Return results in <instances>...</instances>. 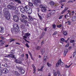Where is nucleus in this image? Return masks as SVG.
Here are the masks:
<instances>
[{"label":"nucleus","mask_w":76,"mask_h":76,"mask_svg":"<svg viewBox=\"0 0 76 76\" xmlns=\"http://www.w3.org/2000/svg\"><path fill=\"white\" fill-rule=\"evenodd\" d=\"M21 17H22V18H23V19H24L22 18L20 19V21H21V22H23V23H24L25 25H27V26H28V22L27 20H25L27 19V16L25 15H23V14H21Z\"/></svg>","instance_id":"1"},{"label":"nucleus","mask_w":76,"mask_h":76,"mask_svg":"<svg viewBox=\"0 0 76 76\" xmlns=\"http://www.w3.org/2000/svg\"><path fill=\"white\" fill-rule=\"evenodd\" d=\"M13 6H14V3L11 2L9 4V5H7V7L8 9H9L12 10H16V7Z\"/></svg>","instance_id":"2"},{"label":"nucleus","mask_w":76,"mask_h":76,"mask_svg":"<svg viewBox=\"0 0 76 76\" xmlns=\"http://www.w3.org/2000/svg\"><path fill=\"white\" fill-rule=\"evenodd\" d=\"M14 53H15V50H11V53L12 54H10L8 55L7 56V57H10L12 58H14L15 59H16V58H15V55H13L14 54Z\"/></svg>","instance_id":"3"},{"label":"nucleus","mask_w":76,"mask_h":76,"mask_svg":"<svg viewBox=\"0 0 76 76\" xmlns=\"http://www.w3.org/2000/svg\"><path fill=\"white\" fill-rule=\"evenodd\" d=\"M13 27L15 31H16V32H18V31H20L19 25L18 24L16 23L14 24L13 25Z\"/></svg>","instance_id":"4"},{"label":"nucleus","mask_w":76,"mask_h":76,"mask_svg":"<svg viewBox=\"0 0 76 76\" xmlns=\"http://www.w3.org/2000/svg\"><path fill=\"white\" fill-rule=\"evenodd\" d=\"M4 15V16L5 18L6 19H7V20H9V19H10V13Z\"/></svg>","instance_id":"5"},{"label":"nucleus","mask_w":76,"mask_h":76,"mask_svg":"<svg viewBox=\"0 0 76 76\" xmlns=\"http://www.w3.org/2000/svg\"><path fill=\"white\" fill-rule=\"evenodd\" d=\"M13 19L14 20L15 22H18V20H19V17L16 15H15L13 16Z\"/></svg>","instance_id":"6"},{"label":"nucleus","mask_w":76,"mask_h":76,"mask_svg":"<svg viewBox=\"0 0 76 76\" xmlns=\"http://www.w3.org/2000/svg\"><path fill=\"white\" fill-rule=\"evenodd\" d=\"M3 13H4V15L5 14H7L8 13H9V9L7 8H4L3 10Z\"/></svg>","instance_id":"7"},{"label":"nucleus","mask_w":76,"mask_h":76,"mask_svg":"<svg viewBox=\"0 0 76 76\" xmlns=\"http://www.w3.org/2000/svg\"><path fill=\"white\" fill-rule=\"evenodd\" d=\"M15 63H16L21 64H22V60L20 58H18V59H16L15 60Z\"/></svg>","instance_id":"8"},{"label":"nucleus","mask_w":76,"mask_h":76,"mask_svg":"<svg viewBox=\"0 0 76 76\" xmlns=\"http://www.w3.org/2000/svg\"><path fill=\"white\" fill-rule=\"evenodd\" d=\"M28 14H31L32 12V10L31 8H30L28 10H26V12Z\"/></svg>","instance_id":"9"},{"label":"nucleus","mask_w":76,"mask_h":76,"mask_svg":"<svg viewBox=\"0 0 76 76\" xmlns=\"http://www.w3.org/2000/svg\"><path fill=\"white\" fill-rule=\"evenodd\" d=\"M48 12H50V13L52 15H53L56 13V11L54 10H48Z\"/></svg>","instance_id":"10"},{"label":"nucleus","mask_w":76,"mask_h":76,"mask_svg":"<svg viewBox=\"0 0 76 76\" xmlns=\"http://www.w3.org/2000/svg\"><path fill=\"white\" fill-rule=\"evenodd\" d=\"M2 71L3 73L5 74H6L8 73V69L6 68H4L2 69Z\"/></svg>","instance_id":"11"},{"label":"nucleus","mask_w":76,"mask_h":76,"mask_svg":"<svg viewBox=\"0 0 76 76\" xmlns=\"http://www.w3.org/2000/svg\"><path fill=\"white\" fill-rule=\"evenodd\" d=\"M68 10V8L67 7H65V9L63 10H62L61 12V14H64V13L66 12V11H67Z\"/></svg>","instance_id":"12"},{"label":"nucleus","mask_w":76,"mask_h":76,"mask_svg":"<svg viewBox=\"0 0 76 76\" xmlns=\"http://www.w3.org/2000/svg\"><path fill=\"white\" fill-rule=\"evenodd\" d=\"M61 59H60L56 64V66L57 67H58V66H60V63H61Z\"/></svg>","instance_id":"13"},{"label":"nucleus","mask_w":76,"mask_h":76,"mask_svg":"<svg viewBox=\"0 0 76 76\" xmlns=\"http://www.w3.org/2000/svg\"><path fill=\"white\" fill-rule=\"evenodd\" d=\"M32 2L35 6H37V5L38 4L37 0H32Z\"/></svg>","instance_id":"14"},{"label":"nucleus","mask_w":76,"mask_h":76,"mask_svg":"<svg viewBox=\"0 0 76 76\" xmlns=\"http://www.w3.org/2000/svg\"><path fill=\"white\" fill-rule=\"evenodd\" d=\"M32 67L34 69H33V73H35L36 72V67L34 66V64H32Z\"/></svg>","instance_id":"15"},{"label":"nucleus","mask_w":76,"mask_h":76,"mask_svg":"<svg viewBox=\"0 0 76 76\" xmlns=\"http://www.w3.org/2000/svg\"><path fill=\"white\" fill-rule=\"evenodd\" d=\"M4 30L3 27H0V33H4Z\"/></svg>","instance_id":"16"},{"label":"nucleus","mask_w":76,"mask_h":76,"mask_svg":"<svg viewBox=\"0 0 76 76\" xmlns=\"http://www.w3.org/2000/svg\"><path fill=\"white\" fill-rule=\"evenodd\" d=\"M40 51L42 53V55H43L45 53V48L41 50Z\"/></svg>","instance_id":"17"},{"label":"nucleus","mask_w":76,"mask_h":76,"mask_svg":"<svg viewBox=\"0 0 76 76\" xmlns=\"http://www.w3.org/2000/svg\"><path fill=\"white\" fill-rule=\"evenodd\" d=\"M45 55V56L43 57V60L44 61H46L47 60V55L46 54Z\"/></svg>","instance_id":"18"},{"label":"nucleus","mask_w":76,"mask_h":76,"mask_svg":"<svg viewBox=\"0 0 76 76\" xmlns=\"http://www.w3.org/2000/svg\"><path fill=\"white\" fill-rule=\"evenodd\" d=\"M30 8V7H29L28 6H25L24 8L25 10V12H26V10H28Z\"/></svg>","instance_id":"19"},{"label":"nucleus","mask_w":76,"mask_h":76,"mask_svg":"<svg viewBox=\"0 0 76 76\" xmlns=\"http://www.w3.org/2000/svg\"><path fill=\"white\" fill-rule=\"evenodd\" d=\"M49 4L51 6H54L55 4V3L53 1H50L49 2Z\"/></svg>","instance_id":"20"},{"label":"nucleus","mask_w":76,"mask_h":76,"mask_svg":"<svg viewBox=\"0 0 76 76\" xmlns=\"http://www.w3.org/2000/svg\"><path fill=\"white\" fill-rule=\"evenodd\" d=\"M44 67V66H42L40 69L39 68L38 69V71H40V72H42V71H43V68Z\"/></svg>","instance_id":"21"},{"label":"nucleus","mask_w":76,"mask_h":76,"mask_svg":"<svg viewBox=\"0 0 76 76\" xmlns=\"http://www.w3.org/2000/svg\"><path fill=\"white\" fill-rule=\"evenodd\" d=\"M41 11L42 12H45L47 11V9L45 7V8H42Z\"/></svg>","instance_id":"22"},{"label":"nucleus","mask_w":76,"mask_h":76,"mask_svg":"<svg viewBox=\"0 0 76 76\" xmlns=\"http://www.w3.org/2000/svg\"><path fill=\"white\" fill-rule=\"evenodd\" d=\"M25 9L23 7L22 8H20V11L21 12V13H23L25 12Z\"/></svg>","instance_id":"23"},{"label":"nucleus","mask_w":76,"mask_h":76,"mask_svg":"<svg viewBox=\"0 0 76 76\" xmlns=\"http://www.w3.org/2000/svg\"><path fill=\"white\" fill-rule=\"evenodd\" d=\"M15 1L17 2V3H18V4H22V2L20 0H15Z\"/></svg>","instance_id":"24"},{"label":"nucleus","mask_w":76,"mask_h":76,"mask_svg":"<svg viewBox=\"0 0 76 76\" xmlns=\"http://www.w3.org/2000/svg\"><path fill=\"white\" fill-rule=\"evenodd\" d=\"M76 16H73L72 17V20L73 22H74L75 21H76Z\"/></svg>","instance_id":"25"},{"label":"nucleus","mask_w":76,"mask_h":76,"mask_svg":"<svg viewBox=\"0 0 76 76\" xmlns=\"http://www.w3.org/2000/svg\"><path fill=\"white\" fill-rule=\"evenodd\" d=\"M51 15H52L50 12L49 13H48L47 16V18H50V16H51Z\"/></svg>","instance_id":"26"},{"label":"nucleus","mask_w":76,"mask_h":76,"mask_svg":"<svg viewBox=\"0 0 76 76\" xmlns=\"http://www.w3.org/2000/svg\"><path fill=\"white\" fill-rule=\"evenodd\" d=\"M60 65L61 67H63L64 66V63H63V62H61V61Z\"/></svg>","instance_id":"27"},{"label":"nucleus","mask_w":76,"mask_h":76,"mask_svg":"<svg viewBox=\"0 0 76 76\" xmlns=\"http://www.w3.org/2000/svg\"><path fill=\"white\" fill-rule=\"evenodd\" d=\"M20 73H21V74L23 75L24 73H25V70L22 69L21 70V71H20Z\"/></svg>","instance_id":"28"},{"label":"nucleus","mask_w":76,"mask_h":76,"mask_svg":"<svg viewBox=\"0 0 76 76\" xmlns=\"http://www.w3.org/2000/svg\"><path fill=\"white\" fill-rule=\"evenodd\" d=\"M67 51L65 50L64 52V57H66V54H67Z\"/></svg>","instance_id":"29"},{"label":"nucleus","mask_w":76,"mask_h":76,"mask_svg":"<svg viewBox=\"0 0 76 76\" xmlns=\"http://www.w3.org/2000/svg\"><path fill=\"white\" fill-rule=\"evenodd\" d=\"M15 75H16V76H20V74H19V73L18 72H15Z\"/></svg>","instance_id":"30"},{"label":"nucleus","mask_w":76,"mask_h":76,"mask_svg":"<svg viewBox=\"0 0 76 76\" xmlns=\"http://www.w3.org/2000/svg\"><path fill=\"white\" fill-rule=\"evenodd\" d=\"M15 13L16 15H19V12L18 10H16L15 12Z\"/></svg>","instance_id":"31"},{"label":"nucleus","mask_w":76,"mask_h":76,"mask_svg":"<svg viewBox=\"0 0 76 76\" xmlns=\"http://www.w3.org/2000/svg\"><path fill=\"white\" fill-rule=\"evenodd\" d=\"M63 34L65 36H66L67 35V32L66 31H64L63 32Z\"/></svg>","instance_id":"32"},{"label":"nucleus","mask_w":76,"mask_h":76,"mask_svg":"<svg viewBox=\"0 0 76 76\" xmlns=\"http://www.w3.org/2000/svg\"><path fill=\"white\" fill-rule=\"evenodd\" d=\"M41 48V47L40 46H37L36 47V49L37 50H39Z\"/></svg>","instance_id":"33"},{"label":"nucleus","mask_w":76,"mask_h":76,"mask_svg":"<svg viewBox=\"0 0 76 76\" xmlns=\"http://www.w3.org/2000/svg\"><path fill=\"white\" fill-rule=\"evenodd\" d=\"M11 31L12 32V34L15 32V33L16 32V31H15V29H14L13 28H12L11 29Z\"/></svg>","instance_id":"34"},{"label":"nucleus","mask_w":76,"mask_h":76,"mask_svg":"<svg viewBox=\"0 0 76 76\" xmlns=\"http://www.w3.org/2000/svg\"><path fill=\"white\" fill-rule=\"evenodd\" d=\"M28 4L31 7L33 6V4L30 2H28Z\"/></svg>","instance_id":"35"},{"label":"nucleus","mask_w":76,"mask_h":76,"mask_svg":"<svg viewBox=\"0 0 76 76\" xmlns=\"http://www.w3.org/2000/svg\"><path fill=\"white\" fill-rule=\"evenodd\" d=\"M47 65L48 66V67H51L52 65L50 64L48 62L47 63Z\"/></svg>","instance_id":"36"},{"label":"nucleus","mask_w":76,"mask_h":76,"mask_svg":"<svg viewBox=\"0 0 76 76\" xmlns=\"http://www.w3.org/2000/svg\"><path fill=\"white\" fill-rule=\"evenodd\" d=\"M28 17L30 20H31L32 21V20H34V19H33L32 17H31V16H29Z\"/></svg>","instance_id":"37"},{"label":"nucleus","mask_w":76,"mask_h":76,"mask_svg":"<svg viewBox=\"0 0 76 76\" xmlns=\"http://www.w3.org/2000/svg\"><path fill=\"white\" fill-rule=\"evenodd\" d=\"M58 76H61V73H60L59 71H57Z\"/></svg>","instance_id":"38"},{"label":"nucleus","mask_w":76,"mask_h":76,"mask_svg":"<svg viewBox=\"0 0 76 76\" xmlns=\"http://www.w3.org/2000/svg\"><path fill=\"white\" fill-rule=\"evenodd\" d=\"M25 35H26V37H28L30 35H31V34L28 33H26Z\"/></svg>","instance_id":"39"},{"label":"nucleus","mask_w":76,"mask_h":76,"mask_svg":"<svg viewBox=\"0 0 76 76\" xmlns=\"http://www.w3.org/2000/svg\"><path fill=\"white\" fill-rule=\"evenodd\" d=\"M67 25H71V21H68L67 22Z\"/></svg>","instance_id":"40"},{"label":"nucleus","mask_w":76,"mask_h":76,"mask_svg":"<svg viewBox=\"0 0 76 76\" xmlns=\"http://www.w3.org/2000/svg\"><path fill=\"white\" fill-rule=\"evenodd\" d=\"M39 7L40 8H42H42H45V7H44L42 4H40L39 5Z\"/></svg>","instance_id":"41"},{"label":"nucleus","mask_w":76,"mask_h":76,"mask_svg":"<svg viewBox=\"0 0 76 76\" xmlns=\"http://www.w3.org/2000/svg\"><path fill=\"white\" fill-rule=\"evenodd\" d=\"M38 17H39L40 20H42V17H41V16L39 15V14H38Z\"/></svg>","instance_id":"42"},{"label":"nucleus","mask_w":76,"mask_h":76,"mask_svg":"<svg viewBox=\"0 0 76 76\" xmlns=\"http://www.w3.org/2000/svg\"><path fill=\"white\" fill-rule=\"evenodd\" d=\"M56 26H57V27H58V28H60L62 26V24H60L59 25H57Z\"/></svg>","instance_id":"43"},{"label":"nucleus","mask_w":76,"mask_h":76,"mask_svg":"<svg viewBox=\"0 0 76 76\" xmlns=\"http://www.w3.org/2000/svg\"><path fill=\"white\" fill-rule=\"evenodd\" d=\"M57 74H58L57 71V72H55L54 73V76H57Z\"/></svg>","instance_id":"44"},{"label":"nucleus","mask_w":76,"mask_h":76,"mask_svg":"<svg viewBox=\"0 0 76 76\" xmlns=\"http://www.w3.org/2000/svg\"><path fill=\"white\" fill-rule=\"evenodd\" d=\"M37 1L38 3H40L41 4V0H37Z\"/></svg>","instance_id":"45"},{"label":"nucleus","mask_w":76,"mask_h":76,"mask_svg":"<svg viewBox=\"0 0 76 76\" xmlns=\"http://www.w3.org/2000/svg\"><path fill=\"white\" fill-rule=\"evenodd\" d=\"M58 32L57 31H55L54 32V33L53 34V35H56V34H57V33Z\"/></svg>","instance_id":"46"},{"label":"nucleus","mask_w":76,"mask_h":76,"mask_svg":"<svg viewBox=\"0 0 76 76\" xmlns=\"http://www.w3.org/2000/svg\"><path fill=\"white\" fill-rule=\"evenodd\" d=\"M66 0H63V1H60L59 2V3L61 4L62 3V2H66Z\"/></svg>","instance_id":"47"},{"label":"nucleus","mask_w":76,"mask_h":76,"mask_svg":"<svg viewBox=\"0 0 76 76\" xmlns=\"http://www.w3.org/2000/svg\"><path fill=\"white\" fill-rule=\"evenodd\" d=\"M52 26L53 27V28H54V29H56V25L55 24H53L52 25Z\"/></svg>","instance_id":"48"},{"label":"nucleus","mask_w":76,"mask_h":76,"mask_svg":"<svg viewBox=\"0 0 76 76\" xmlns=\"http://www.w3.org/2000/svg\"><path fill=\"white\" fill-rule=\"evenodd\" d=\"M21 29H25V25H23L21 26Z\"/></svg>","instance_id":"49"},{"label":"nucleus","mask_w":76,"mask_h":76,"mask_svg":"<svg viewBox=\"0 0 76 76\" xmlns=\"http://www.w3.org/2000/svg\"><path fill=\"white\" fill-rule=\"evenodd\" d=\"M61 41L62 42H64L65 41V39L64 38H61Z\"/></svg>","instance_id":"50"},{"label":"nucleus","mask_w":76,"mask_h":76,"mask_svg":"<svg viewBox=\"0 0 76 76\" xmlns=\"http://www.w3.org/2000/svg\"><path fill=\"white\" fill-rule=\"evenodd\" d=\"M4 61L5 62H6V61H7L8 60L7 59V58H4L3 59Z\"/></svg>","instance_id":"51"},{"label":"nucleus","mask_w":76,"mask_h":76,"mask_svg":"<svg viewBox=\"0 0 76 76\" xmlns=\"http://www.w3.org/2000/svg\"><path fill=\"white\" fill-rule=\"evenodd\" d=\"M76 52H74V53L73 54V56L74 58L75 56H76Z\"/></svg>","instance_id":"52"},{"label":"nucleus","mask_w":76,"mask_h":76,"mask_svg":"<svg viewBox=\"0 0 76 76\" xmlns=\"http://www.w3.org/2000/svg\"><path fill=\"white\" fill-rule=\"evenodd\" d=\"M73 3V1L70 0L68 1L67 2L68 3Z\"/></svg>","instance_id":"53"},{"label":"nucleus","mask_w":76,"mask_h":76,"mask_svg":"<svg viewBox=\"0 0 76 76\" xmlns=\"http://www.w3.org/2000/svg\"><path fill=\"white\" fill-rule=\"evenodd\" d=\"M75 42V40H70V42L71 43H73V42Z\"/></svg>","instance_id":"54"},{"label":"nucleus","mask_w":76,"mask_h":76,"mask_svg":"<svg viewBox=\"0 0 76 76\" xmlns=\"http://www.w3.org/2000/svg\"><path fill=\"white\" fill-rule=\"evenodd\" d=\"M26 56L27 59H28V57H29V55H28V54L26 53Z\"/></svg>","instance_id":"55"},{"label":"nucleus","mask_w":76,"mask_h":76,"mask_svg":"<svg viewBox=\"0 0 76 76\" xmlns=\"http://www.w3.org/2000/svg\"><path fill=\"white\" fill-rule=\"evenodd\" d=\"M28 53L30 55V56H32V54H31V53L30 52V51H28Z\"/></svg>","instance_id":"56"},{"label":"nucleus","mask_w":76,"mask_h":76,"mask_svg":"<svg viewBox=\"0 0 76 76\" xmlns=\"http://www.w3.org/2000/svg\"><path fill=\"white\" fill-rule=\"evenodd\" d=\"M0 38H1V39H2V40H4L5 39L3 37H1Z\"/></svg>","instance_id":"57"},{"label":"nucleus","mask_w":76,"mask_h":76,"mask_svg":"<svg viewBox=\"0 0 76 76\" xmlns=\"http://www.w3.org/2000/svg\"><path fill=\"white\" fill-rule=\"evenodd\" d=\"M26 45L27 47L28 48H29V45H28V43H26Z\"/></svg>","instance_id":"58"},{"label":"nucleus","mask_w":76,"mask_h":76,"mask_svg":"<svg viewBox=\"0 0 76 76\" xmlns=\"http://www.w3.org/2000/svg\"><path fill=\"white\" fill-rule=\"evenodd\" d=\"M63 15H61V16H59V19H61L63 18Z\"/></svg>","instance_id":"59"},{"label":"nucleus","mask_w":76,"mask_h":76,"mask_svg":"<svg viewBox=\"0 0 76 76\" xmlns=\"http://www.w3.org/2000/svg\"><path fill=\"white\" fill-rule=\"evenodd\" d=\"M18 69L20 71H21L22 70V68L20 67H18Z\"/></svg>","instance_id":"60"},{"label":"nucleus","mask_w":76,"mask_h":76,"mask_svg":"<svg viewBox=\"0 0 76 76\" xmlns=\"http://www.w3.org/2000/svg\"><path fill=\"white\" fill-rule=\"evenodd\" d=\"M4 42H3L1 43V44H0V45H4Z\"/></svg>","instance_id":"61"},{"label":"nucleus","mask_w":76,"mask_h":76,"mask_svg":"<svg viewBox=\"0 0 76 76\" xmlns=\"http://www.w3.org/2000/svg\"><path fill=\"white\" fill-rule=\"evenodd\" d=\"M1 75H2V72L1 70H0V76H1Z\"/></svg>","instance_id":"62"},{"label":"nucleus","mask_w":76,"mask_h":76,"mask_svg":"<svg viewBox=\"0 0 76 76\" xmlns=\"http://www.w3.org/2000/svg\"><path fill=\"white\" fill-rule=\"evenodd\" d=\"M69 44H68L67 45H65V47H69Z\"/></svg>","instance_id":"63"},{"label":"nucleus","mask_w":76,"mask_h":76,"mask_svg":"<svg viewBox=\"0 0 76 76\" xmlns=\"http://www.w3.org/2000/svg\"><path fill=\"white\" fill-rule=\"evenodd\" d=\"M44 43V41H42L41 43V45H43Z\"/></svg>","instance_id":"64"}]
</instances>
